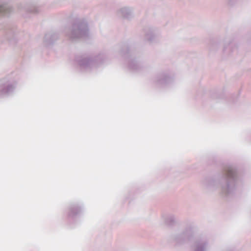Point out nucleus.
I'll return each instance as SVG.
<instances>
[{
	"label": "nucleus",
	"mask_w": 251,
	"mask_h": 251,
	"mask_svg": "<svg viewBox=\"0 0 251 251\" xmlns=\"http://www.w3.org/2000/svg\"><path fill=\"white\" fill-rule=\"evenodd\" d=\"M237 167L232 164L225 165L221 171L211 176L205 177L201 181L203 188L207 192L219 189L221 195L226 198L232 196L242 184Z\"/></svg>",
	"instance_id": "nucleus-1"
},
{
	"label": "nucleus",
	"mask_w": 251,
	"mask_h": 251,
	"mask_svg": "<svg viewBox=\"0 0 251 251\" xmlns=\"http://www.w3.org/2000/svg\"><path fill=\"white\" fill-rule=\"evenodd\" d=\"M120 54L127 62L128 70L131 72L140 71L142 65L136 50L133 47L126 42L121 45Z\"/></svg>",
	"instance_id": "nucleus-2"
},
{
	"label": "nucleus",
	"mask_w": 251,
	"mask_h": 251,
	"mask_svg": "<svg viewBox=\"0 0 251 251\" xmlns=\"http://www.w3.org/2000/svg\"><path fill=\"white\" fill-rule=\"evenodd\" d=\"M89 33L87 22L84 19H78L72 24L69 31L66 32L65 34L70 41L75 42L88 36Z\"/></svg>",
	"instance_id": "nucleus-3"
},
{
	"label": "nucleus",
	"mask_w": 251,
	"mask_h": 251,
	"mask_svg": "<svg viewBox=\"0 0 251 251\" xmlns=\"http://www.w3.org/2000/svg\"><path fill=\"white\" fill-rule=\"evenodd\" d=\"M197 231L196 226L193 224H189L181 231L173 234L171 239L176 247H180L193 241Z\"/></svg>",
	"instance_id": "nucleus-4"
},
{
	"label": "nucleus",
	"mask_w": 251,
	"mask_h": 251,
	"mask_svg": "<svg viewBox=\"0 0 251 251\" xmlns=\"http://www.w3.org/2000/svg\"><path fill=\"white\" fill-rule=\"evenodd\" d=\"M106 58L103 53H100L94 58L89 56H76L75 61L81 70L89 69L102 64Z\"/></svg>",
	"instance_id": "nucleus-5"
},
{
	"label": "nucleus",
	"mask_w": 251,
	"mask_h": 251,
	"mask_svg": "<svg viewBox=\"0 0 251 251\" xmlns=\"http://www.w3.org/2000/svg\"><path fill=\"white\" fill-rule=\"evenodd\" d=\"M17 85V81L12 78L6 77L0 79V99L11 95Z\"/></svg>",
	"instance_id": "nucleus-6"
},
{
	"label": "nucleus",
	"mask_w": 251,
	"mask_h": 251,
	"mask_svg": "<svg viewBox=\"0 0 251 251\" xmlns=\"http://www.w3.org/2000/svg\"><path fill=\"white\" fill-rule=\"evenodd\" d=\"M210 244L208 239L203 236L195 237L190 246V251H209Z\"/></svg>",
	"instance_id": "nucleus-7"
},
{
	"label": "nucleus",
	"mask_w": 251,
	"mask_h": 251,
	"mask_svg": "<svg viewBox=\"0 0 251 251\" xmlns=\"http://www.w3.org/2000/svg\"><path fill=\"white\" fill-rule=\"evenodd\" d=\"M84 212L83 204L78 202L71 203L68 208L67 219L70 222H74Z\"/></svg>",
	"instance_id": "nucleus-8"
},
{
	"label": "nucleus",
	"mask_w": 251,
	"mask_h": 251,
	"mask_svg": "<svg viewBox=\"0 0 251 251\" xmlns=\"http://www.w3.org/2000/svg\"><path fill=\"white\" fill-rule=\"evenodd\" d=\"M173 76L169 72L162 71L156 74L153 78V82L157 86L165 87L174 82Z\"/></svg>",
	"instance_id": "nucleus-9"
},
{
	"label": "nucleus",
	"mask_w": 251,
	"mask_h": 251,
	"mask_svg": "<svg viewBox=\"0 0 251 251\" xmlns=\"http://www.w3.org/2000/svg\"><path fill=\"white\" fill-rule=\"evenodd\" d=\"M16 26L11 24H6L0 25V40L2 43L4 40L1 38L3 36L5 40L11 42L13 39H14L16 34Z\"/></svg>",
	"instance_id": "nucleus-10"
},
{
	"label": "nucleus",
	"mask_w": 251,
	"mask_h": 251,
	"mask_svg": "<svg viewBox=\"0 0 251 251\" xmlns=\"http://www.w3.org/2000/svg\"><path fill=\"white\" fill-rule=\"evenodd\" d=\"M19 9L20 10H23L28 13L37 14L39 12L37 4L31 1L21 4L19 6Z\"/></svg>",
	"instance_id": "nucleus-11"
},
{
	"label": "nucleus",
	"mask_w": 251,
	"mask_h": 251,
	"mask_svg": "<svg viewBox=\"0 0 251 251\" xmlns=\"http://www.w3.org/2000/svg\"><path fill=\"white\" fill-rule=\"evenodd\" d=\"M59 34L53 31L47 33L44 36V43L47 47L52 46L58 39Z\"/></svg>",
	"instance_id": "nucleus-12"
},
{
	"label": "nucleus",
	"mask_w": 251,
	"mask_h": 251,
	"mask_svg": "<svg viewBox=\"0 0 251 251\" xmlns=\"http://www.w3.org/2000/svg\"><path fill=\"white\" fill-rule=\"evenodd\" d=\"M144 39L150 43L152 42L155 37V29L151 26H146L143 29Z\"/></svg>",
	"instance_id": "nucleus-13"
},
{
	"label": "nucleus",
	"mask_w": 251,
	"mask_h": 251,
	"mask_svg": "<svg viewBox=\"0 0 251 251\" xmlns=\"http://www.w3.org/2000/svg\"><path fill=\"white\" fill-rule=\"evenodd\" d=\"M12 7L8 3H0V16L8 17L13 12Z\"/></svg>",
	"instance_id": "nucleus-14"
},
{
	"label": "nucleus",
	"mask_w": 251,
	"mask_h": 251,
	"mask_svg": "<svg viewBox=\"0 0 251 251\" xmlns=\"http://www.w3.org/2000/svg\"><path fill=\"white\" fill-rule=\"evenodd\" d=\"M119 13L124 18L127 19H131L133 16L132 9L129 7H125L121 8Z\"/></svg>",
	"instance_id": "nucleus-15"
},
{
	"label": "nucleus",
	"mask_w": 251,
	"mask_h": 251,
	"mask_svg": "<svg viewBox=\"0 0 251 251\" xmlns=\"http://www.w3.org/2000/svg\"><path fill=\"white\" fill-rule=\"evenodd\" d=\"M165 222L168 226H172L175 224L176 219L174 215L170 214L165 218Z\"/></svg>",
	"instance_id": "nucleus-16"
},
{
	"label": "nucleus",
	"mask_w": 251,
	"mask_h": 251,
	"mask_svg": "<svg viewBox=\"0 0 251 251\" xmlns=\"http://www.w3.org/2000/svg\"><path fill=\"white\" fill-rule=\"evenodd\" d=\"M231 45H229V49L226 46H224V49H223V52L225 54H229L230 53V51L229 50H230V47Z\"/></svg>",
	"instance_id": "nucleus-17"
},
{
	"label": "nucleus",
	"mask_w": 251,
	"mask_h": 251,
	"mask_svg": "<svg viewBox=\"0 0 251 251\" xmlns=\"http://www.w3.org/2000/svg\"><path fill=\"white\" fill-rule=\"evenodd\" d=\"M237 0H228V4L230 5H233L235 3Z\"/></svg>",
	"instance_id": "nucleus-18"
},
{
	"label": "nucleus",
	"mask_w": 251,
	"mask_h": 251,
	"mask_svg": "<svg viewBox=\"0 0 251 251\" xmlns=\"http://www.w3.org/2000/svg\"><path fill=\"white\" fill-rule=\"evenodd\" d=\"M248 138L249 140L251 142V133L249 134Z\"/></svg>",
	"instance_id": "nucleus-19"
},
{
	"label": "nucleus",
	"mask_w": 251,
	"mask_h": 251,
	"mask_svg": "<svg viewBox=\"0 0 251 251\" xmlns=\"http://www.w3.org/2000/svg\"><path fill=\"white\" fill-rule=\"evenodd\" d=\"M212 99H214L215 98V96L213 95H212L211 96Z\"/></svg>",
	"instance_id": "nucleus-20"
}]
</instances>
